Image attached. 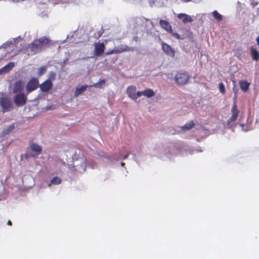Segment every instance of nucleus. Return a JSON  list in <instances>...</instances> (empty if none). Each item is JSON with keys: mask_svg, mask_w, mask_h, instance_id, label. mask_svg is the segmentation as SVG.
Instances as JSON below:
<instances>
[{"mask_svg": "<svg viewBox=\"0 0 259 259\" xmlns=\"http://www.w3.org/2000/svg\"><path fill=\"white\" fill-rule=\"evenodd\" d=\"M50 42V40L49 38L46 37H42L33 40L31 43L28 44L27 48L30 49L34 54H35L49 47Z\"/></svg>", "mask_w": 259, "mask_h": 259, "instance_id": "obj_1", "label": "nucleus"}, {"mask_svg": "<svg viewBox=\"0 0 259 259\" xmlns=\"http://www.w3.org/2000/svg\"><path fill=\"white\" fill-rule=\"evenodd\" d=\"M191 76L186 71H179L176 74L174 79L176 83L179 86L185 85L190 79Z\"/></svg>", "mask_w": 259, "mask_h": 259, "instance_id": "obj_2", "label": "nucleus"}, {"mask_svg": "<svg viewBox=\"0 0 259 259\" xmlns=\"http://www.w3.org/2000/svg\"><path fill=\"white\" fill-rule=\"evenodd\" d=\"M0 105L4 112L10 111L13 107L11 100L6 97L0 98Z\"/></svg>", "mask_w": 259, "mask_h": 259, "instance_id": "obj_3", "label": "nucleus"}, {"mask_svg": "<svg viewBox=\"0 0 259 259\" xmlns=\"http://www.w3.org/2000/svg\"><path fill=\"white\" fill-rule=\"evenodd\" d=\"M231 112L232 115L229 120H228V128H230V125L232 123L235 122L236 120L239 113V111L237 109V106L235 101H234Z\"/></svg>", "mask_w": 259, "mask_h": 259, "instance_id": "obj_4", "label": "nucleus"}, {"mask_svg": "<svg viewBox=\"0 0 259 259\" xmlns=\"http://www.w3.org/2000/svg\"><path fill=\"white\" fill-rule=\"evenodd\" d=\"M39 87L38 79L33 77L30 79L26 85V90L27 93H29Z\"/></svg>", "mask_w": 259, "mask_h": 259, "instance_id": "obj_5", "label": "nucleus"}, {"mask_svg": "<svg viewBox=\"0 0 259 259\" xmlns=\"http://www.w3.org/2000/svg\"><path fill=\"white\" fill-rule=\"evenodd\" d=\"M132 50L130 47L126 45H121L118 48H115L113 50H109L105 52V55L106 56H109L113 54H119L124 52H129Z\"/></svg>", "mask_w": 259, "mask_h": 259, "instance_id": "obj_6", "label": "nucleus"}, {"mask_svg": "<svg viewBox=\"0 0 259 259\" xmlns=\"http://www.w3.org/2000/svg\"><path fill=\"white\" fill-rule=\"evenodd\" d=\"M26 96L24 93H17L14 97V101L17 106H23L26 102Z\"/></svg>", "mask_w": 259, "mask_h": 259, "instance_id": "obj_7", "label": "nucleus"}, {"mask_svg": "<svg viewBox=\"0 0 259 259\" xmlns=\"http://www.w3.org/2000/svg\"><path fill=\"white\" fill-rule=\"evenodd\" d=\"M105 49V45L104 42L98 41L94 44V53L97 56H100L103 54Z\"/></svg>", "mask_w": 259, "mask_h": 259, "instance_id": "obj_8", "label": "nucleus"}, {"mask_svg": "<svg viewBox=\"0 0 259 259\" xmlns=\"http://www.w3.org/2000/svg\"><path fill=\"white\" fill-rule=\"evenodd\" d=\"M161 46L162 50L167 55L172 57L175 56V51L169 45L162 42L161 43Z\"/></svg>", "mask_w": 259, "mask_h": 259, "instance_id": "obj_9", "label": "nucleus"}, {"mask_svg": "<svg viewBox=\"0 0 259 259\" xmlns=\"http://www.w3.org/2000/svg\"><path fill=\"white\" fill-rule=\"evenodd\" d=\"M24 87V83L22 80H19L15 82L13 87V93L14 94L21 93Z\"/></svg>", "mask_w": 259, "mask_h": 259, "instance_id": "obj_10", "label": "nucleus"}, {"mask_svg": "<svg viewBox=\"0 0 259 259\" xmlns=\"http://www.w3.org/2000/svg\"><path fill=\"white\" fill-rule=\"evenodd\" d=\"M39 87L42 92H48L52 88L53 82L50 80H46L39 84Z\"/></svg>", "mask_w": 259, "mask_h": 259, "instance_id": "obj_11", "label": "nucleus"}, {"mask_svg": "<svg viewBox=\"0 0 259 259\" xmlns=\"http://www.w3.org/2000/svg\"><path fill=\"white\" fill-rule=\"evenodd\" d=\"M177 17L179 19L182 20V22L184 24L187 23H191L193 21V19L192 17L189 15L185 13H180L177 15Z\"/></svg>", "mask_w": 259, "mask_h": 259, "instance_id": "obj_12", "label": "nucleus"}, {"mask_svg": "<svg viewBox=\"0 0 259 259\" xmlns=\"http://www.w3.org/2000/svg\"><path fill=\"white\" fill-rule=\"evenodd\" d=\"M30 148L32 151H34L36 153L35 154L32 155L33 157L38 156L40 154L42 151L41 147L36 143L31 144L30 145Z\"/></svg>", "mask_w": 259, "mask_h": 259, "instance_id": "obj_13", "label": "nucleus"}, {"mask_svg": "<svg viewBox=\"0 0 259 259\" xmlns=\"http://www.w3.org/2000/svg\"><path fill=\"white\" fill-rule=\"evenodd\" d=\"M239 85L242 91L246 92L249 89L250 82H249L245 80H240L239 81Z\"/></svg>", "mask_w": 259, "mask_h": 259, "instance_id": "obj_14", "label": "nucleus"}, {"mask_svg": "<svg viewBox=\"0 0 259 259\" xmlns=\"http://www.w3.org/2000/svg\"><path fill=\"white\" fill-rule=\"evenodd\" d=\"M159 24L162 28L165 30L167 32H171L172 28L168 21L165 20H160Z\"/></svg>", "mask_w": 259, "mask_h": 259, "instance_id": "obj_15", "label": "nucleus"}, {"mask_svg": "<svg viewBox=\"0 0 259 259\" xmlns=\"http://www.w3.org/2000/svg\"><path fill=\"white\" fill-rule=\"evenodd\" d=\"M250 53L253 60L257 61L259 60V52L253 46L250 47Z\"/></svg>", "mask_w": 259, "mask_h": 259, "instance_id": "obj_16", "label": "nucleus"}, {"mask_svg": "<svg viewBox=\"0 0 259 259\" xmlns=\"http://www.w3.org/2000/svg\"><path fill=\"white\" fill-rule=\"evenodd\" d=\"M195 124L193 121L190 120L186 123L184 125L179 127L181 132L189 131L194 127Z\"/></svg>", "mask_w": 259, "mask_h": 259, "instance_id": "obj_17", "label": "nucleus"}, {"mask_svg": "<svg viewBox=\"0 0 259 259\" xmlns=\"http://www.w3.org/2000/svg\"><path fill=\"white\" fill-rule=\"evenodd\" d=\"M136 90L137 88L135 86L131 85L127 88L126 93L128 96L133 100Z\"/></svg>", "mask_w": 259, "mask_h": 259, "instance_id": "obj_18", "label": "nucleus"}, {"mask_svg": "<svg viewBox=\"0 0 259 259\" xmlns=\"http://www.w3.org/2000/svg\"><path fill=\"white\" fill-rule=\"evenodd\" d=\"M88 87V85H82L80 87H77L75 91L74 96L75 97H78L79 95L81 94L85 91H86L87 88Z\"/></svg>", "mask_w": 259, "mask_h": 259, "instance_id": "obj_19", "label": "nucleus"}, {"mask_svg": "<svg viewBox=\"0 0 259 259\" xmlns=\"http://www.w3.org/2000/svg\"><path fill=\"white\" fill-rule=\"evenodd\" d=\"M14 66V63L13 62H10L0 69V72H8L11 70Z\"/></svg>", "mask_w": 259, "mask_h": 259, "instance_id": "obj_20", "label": "nucleus"}, {"mask_svg": "<svg viewBox=\"0 0 259 259\" xmlns=\"http://www.w3.org/2000/svg\"><path fill=\"white\" fill-rule=\"evenodd\" d=\"M105 83H106V81H105V79H100L98 82L94 83L93 85H91L90 87H93L97 88L102 89L105 85Z\"/></svg>", "mask_w": 259, "mask_h": 259, "instance_id": "obj_21", "label": "nucleus"}, {"mask_svg": "<svg viewBox=\"0 0 259 259\" xmlns=\"http://www.w3.org/2000/svg\"><path fill=\"white\" fill-rule=\"evenodd\" d=\"M154 92L151 89H147L143 91V96L148 98H151L154 96Z\"/></svg>", "mask_w": 259, "mask_h": 259, "instance_id": "obj_22", "label": "nucleus"}, {"mask_svg": "<svg viewBox=\"0 0 259 259\" xmlns=\"http://www.w3.org/2000/svg\"><path fill=\"white\" fill-rule=\"evenodd\" d=\"M62 182V180L61 178L58 177H54L50 182V184L48 185L50 187L51 185H59L61 184Z\"/></svg>", "mask_w": 259, "mask_h": 259, "instance_id": "obj_23", "label": "nucleus"}, {"mask_svg": "<svg viewBox=\"0 0 259 259\" xmlns=\"http://www.w3.org/2000/svg\"><path fill=\"white\" fill-rule=\"evenodd\" d=\"M15 128L14 124H11L7 128H5L2 134L3 135H6L9 134L11 132H12Z\"/></svg>", "mask_w": 259, "mask_h": 259, "instance_id": "obj_24", "label": "nucleus"}, {"mask_svg": "<svg viewBox=\"0 0 259 259\" xmlns=\"http://www.w3.org/2000/svg\"><path fill=\"white\" fill-rule=\"evenodd\" d=\"M212 14L215 19H216L218 21H221L222 20V16L217 11H214Z\"/></svg>", "mask_w": 259, "mask_h": 259, "instance_id": "obj_25", "label": "nucleus"}, {"mask_svg": "<svg viewBox=\"0 0 259 259\" xmlns=\"http://www.w3.org/2000/svg\"><path fill=\"white\" fill-rule=\"evenodd\" d=\"M56 74L54 71H51L49 73V78L47 80H50L52 82L53 80L56 79Z\"/></svg>", "mask_w": 259, "mask_h": 259, "instance_id": "obj_26", "label": "nucleus"}, {"mask_svg": "<svg viewBox=\"0 0 259 259\" xmlns=\"http://www.w3.org/2000/svg\"><path fill=\"white\" fill-rule=\"evenodd\" d=\"M142 95H143V91L137 92V93H136L133 100H137L138 98L141 97Z\"/></svg>", "mask_w": 259, "mask_h": 259, "instance_id": "obj_27", "label": "nucleus"}, {"mask_svg": "<svg viewBox=\"0 0 259 259\" xmlns=\"http://www.w3.org/2000/svg\"><path fill=\"white\" fill-rule=\"evenodd\" d=\"M169 33H170L172 35V36L173 37H174L175 38H176V39H181L180 35L178 33L174 32L172 31V29H171V32H169Z\"/></svg>", "mask_w": 259, "mask_h": 259, "instance_id": "obj_28", "label": "nucleus"}, {"mask_svg": "<svg viewBox=\"0 0 259 259\" xmlns=\"http://www.w3.org/2000/svg\"><path fill=\"white\" fill-rule=\"evenodd\" d=\"M219 90L220 92L224 94L225 93V87L224 84L222 82L220 83L219 84Z\"/></svg>", "mask_w": 259, "mask_h": 259, "instance_id": "obj_29", "label": "nucleus"}, {"mask_svg": "<svg viewBox=\"0 0 259 259\" xmlns=\"http://www.w3.org/2000/svg\"><path fill=\"white\" fill-rule=\"evenodd\" d=\"M12 41H8L6 43L3 44L2 47L6 49L8 47H10L12 45Z\"/></svg>", "mask_w": 259, "mask_h": 259, "instance_id": "obj_30", "label": "nucleus"}, {"mask_svg": "<svg viewBox=\"0 0 259 259\" xmlns=\"http://www.w3.org/2000/svg\"><path fill=\"white\" fill-rule=\"evenodd\" d=\"M46 70V67L43 66V67H40L39 69V74L41 75L42 74H43L45 72Z\"/></svg>", "mask_w": 259, "mask_h": 259, "instance_id": "obj_31", "label": "nucleus"}, {"mask_svg": "<svg viewBox=\"0 0 259 259\" xmlns=\"http://www.w3.org/2000/svg\"><path fill=\"white\" fill-rule=\"evenodd\" d=\"M81 165L82 166V170H83V171H84L85 170V164H84V163L82 164Z\"/></svg>", "mask_w": 259, "mask_h": 259, "instance_id": "obj_32", "label": "nucleus"}, {"mask_svg": "<svg viewBox=\"0 0 259 259\" xmlns=\"http://www.w3.org/2000/svg\"><path fill=\"white\" fill-rule=\"evenodd\" d=\"M7 224H8V225L11 226V225H12V222H11V221L9 220V221H8Z\"/></svg>", "mask_w": 259, "mask_h": 259, "instance_id": "obj_33", "label": "nucleus"}, {"mask_svg": "<svg viewBox=\"0 0 259 259\" xmlns=\"http://www.w3.org/2000/svg\"><path fill=\"white\" fill-rule=\"evenodd\" d=\"M128 154H126L123 157V159H126L127 157H128Z\"/></svg>", "mask_w": 259, "mask_h": 259, "instance_id": "obj_34", "label": "nucleus"}, {"mask_svg": "<svg viewBox=\"0 0 259 259\" xmlns=\"http://www.w3.org/2000/svg\"><path fill=\"white\" fill-rule=\"evenodd\" d=\"M121 165L122 166H123V165H124V163L123 162H121Z\"/></svg>", "mask_w": 259, "mask_h": 259, "instance_id": "obj_35", "label": "nucleus"}]
</instances>
